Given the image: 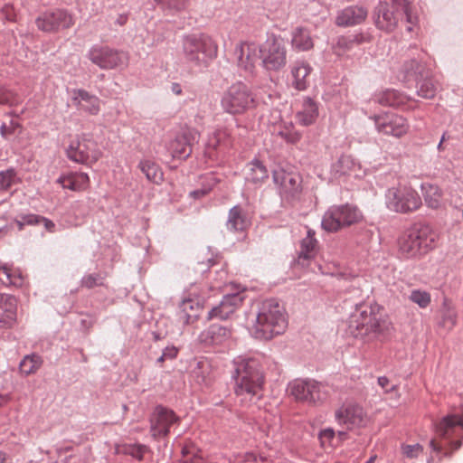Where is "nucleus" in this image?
Returning <instances> with one entry per match:
<instances>
[{
  "mask_svg": "<svg viewBox=\"0 0 463 463\" xmlns=\"http://www.w3.org/2000/svg\"><path fill=\"white\" fill-rule=\"evenodd\" d=\"M103 284V278L99 274H89L82 278L81 286L87 288L101 286Z\"/></svg>",
  "mask_w": 463,
  "mask_h": 463,
  "instance_id": "54",
  "label": "nucleus"
},
{
  "mask_svg": "<svg viewBox=\"0 0 463 463\" xmlns=\"http://www.w3.org/2000/svg\"><path fill=\"white\" fill-rule=\"evenodd\" d=\"M179 309V319L184 324H193L199 318L200 312L203 309V300L198 297L192 298V294H190L183 299Z\"/></svg>",
  "mask_w": 463,
  "mask_h": 463,
  "instance_id": "22",
  "label": "nucleus"
},
{
  "mask_svg": "<svg viewBox=\"0 0 463 463\" xmlns=\"http://www.w3.org/2000/svg\"><path fill=\"white\" fill-rule=\"evenodd\" d=\"M24 279L22 273L7 265L0 266V282L5 286L21 287Z\"/></svg>",
  "mask_w": 463,
  "mask_h": 463,
  "instance_id": "37",
  "label": "nucleus"
},
{
  "mask_svg": "<svg viewBox=\"0 0 463 463\" xmlns=\"http://www.w3.org/2000/svg\"><path fill=\"white\" fill-rule=\"evenodd\" d=\"M418 83L417 93L423 99H433L436 95L437 85L436 82L429 77Z\"/></svg>",
  "mask_w": 463,
  "mask_h": 463,
  "instance_id": "46",
  "label": "nucleus"
},
{
  "mask_svg": "<svg viewBox=\"0 0 463 463\" xmlns=\"http://www.w3.org/2000/svg\"><path fill=\"white\" fill-rule=\"evenodd\" d=\"M21 182L14 169L10 168L0 172V189L7 191Z\"/></svg>",
  "mask_w": 463,
  "mask_h": 463,
  "instance_id": "48",
  "label": "nucleus"
},
{
  "mask_svg": "<svg viewBox=\"0 0 463 463\" xmlns=\"http://www.w3.org/2000/svg\"><path fill=\"white\" fill-rule=\"evenodd\" d=\"M39 219L40 215L30 213L22 215L19 219H16L14 222L18 227V230L22 231L25 225L39 224Z\"/></svg>",
  "mask_w": 463,
  "mask_h": 463,
  "instance_id": "52",
  "label": "nucleus"
},
{
  "mask_svg": "<svg viewBox=\"0 0 463 463\" xmlns=\"http://www.w3.org/2000/svg\"><path fill=\"white\" fill-rule=\"evenodd\" d=\"M402 71L404 77L418 79V77H429L430 69L422 59H410L403 63Z\"/></svg>",
  "mask_w": 463,
  "mask_h": 463,
  "instance_id": "32",
  "label": "nucleus"
},
{
  "mask_svg": "<svg viewBox=\"0 0 463 463\" xmlns=\"http://www.w3.org/2000/svg\"><path fill=\"white\" fill-rule=\"evenodd\" d=\"M385 203L389 210L399 213H413L422 205L417 191L403 184H398L386 191Z\"/></svg>",
  "mask_w": 463,
  "mask_h": 463,
  "instance_id": "8",
  "label": "nucleus"
},
{
  "mask_svg": "<svg viewBox=\"0 0 463 463\" xmlns=\"http://www.w3.org/2000/svg\"><path fill=\"white\" fill-rule=\"evenodd\" d=\"M179 418L171 410L158 407L151 420V434L154 438L166 436L170 427L177 423Z\"/></svg>",
  "mask_w": 463,
  "mask_h": 463,
  "instance_id": "17",
  "label": "nucleus"
},
{
  "mask_svg": "<svg viewBox=\"0 0 463 463\" xmlns=\"http://www.w3.org/2000/svg\"><path fill=\"white\" fill-rule=\"evenodd\" d=\"M234 59L241 70L253 73L260 64V43L254 41L239 43L234 49Z\"/></svg>",
  "mask_w": 463,
  "mask_h": 463,
  "instance_id": "14",
  "label": "nucleus"
},
{
  "mask_svg": "<svg viewBox=\"0 0 463 463\" xmlns=\"http://www.w3.org/2000/svg\"><path fill=\"white\" fill-rule=\"evenodd\" d=\"M183 50L188 61L198 66H207L217 57L218 45L215 41L204 33L191 34L184 37Z\"/></svg>",
  "mask_w": 463,
  "mask_h": 463,
  "instance_id": "6",
  "label": "nucleus"
},
{
  "mask_svg": "<svg viewBox=\"0 0 463 463\" xmlns=\"http://www.w3.org/2000/svg\"><path fill=\"white\" fill-rule=\"evenodd\" d=\"M421 193L426 205L431 209H439L442 205V190L435 184H422Z\"/></svg>",
  "mask_w": 463,
  "mask_h": 463,
  "instance_id": "31",
  "label": "nucleus"
},
{
  "mask_svg": "<svg viewBox=\"0 0 463 463\" xmlns=\"http://www.w3.org/2000/svg\"><path fill=\"white\" fill-rule=\"evenodd\" d=\"M122 451L138 460H142L143 456L146 451V448L141 445H128L122 448Z\"/></svg>",
  "mask_w": 463,
  "mask_h": 463,
  "instance_id": "53",
  "label": "nucleus"
},
{
  "mask_svg": "<svg viewBox=\"0 0 463 463\" xmlns=\"http://www.w3.org/2000/svg\"><path fill=\"white\" fill-rule=\"evenodd\" d=\"M458 428L463 430V414L444 417L436 425V431L440 439L449 440L456 434Z\"/></svg>",
  "mask_w": 463,
  "mask_h": 463,
  "instance_id": "28",
  "label": "nucleus"
},
{
  "mask_svg": "<svg viewBox=\"0 0 463 463\" xmlns=\"http://www.w3.org/2000/svg\"><path fill=\"white\" fill-rule=\"evenodd\" d=\"M430 447L436 452H441L443 450L442 445L436 439L430 440Z\"/></svg>",
  "mask_w": 463,
  "mask_h": 463,
  "instance_id": "64",
  "label": "nucleus"
},
{
  "mask_svg": "<svg viewBox=\"0 0 463 463\" xmlns=\"http://www.w3.org/2000/svg\"><path fill=\"white\" fill-rule=\"evenodd\" d=\"M438 233L429 224H416L398 238L399 254L404 259L419 260L437 245Z\"/></svg>",
  "mask_w": 463,
  "mask_h": 463,
  "instance_id": "3",
  "label": "nucleus"
},
{
  "mask_svg": "<svg viewBox=\"0 0 463 463\" xmlns=\"http://www.w3.org/2000/svg\"><path fill=\"white\" fill-rule=\"evenodd\" d=\"M18 128H20V124L16 120L11 119L8 125L5 123L1 125L0 135L3 138L7 139Z\"/></svg>",
  "mask_w": 463,
  "mask_h": 463,
  "instance_id": "56",
  "label": "nucleus"
},
{
  "mask_svg": "<svg viewBox=\"0 0 463 463\" xmlns=\"http://www.w3.org/2000/svg\"><path fill=\"white\" fill-rule=\"evenodd\" d=\"M408 299L420 308L425 309L431 303V295L427 290L412 289L408 296Z\"/></svg>",
  "mask_w": 463,
  "mask_h": 463,
  "instance_id": "44",
  "label": "nucleus"
},
{
  "mask_svg": "<svg viewBox=\"0 0 463 463\" xmlns=\"http://www.w3.org/2000/svg\"><path fill=\"white\" fill-rule=\"evenodd\" d=\"M335 438V431L333 429H326L320 431L319 433V439L321 442L322 447L327 448L331 447L332 441Z\"/></svg>",
  "mask_w": 463,
  "mask_h": 463,
  "instance_id": "58",
  "label": "nucleus"
},
{
  "mask_svg": "<svg viewBox=\"0 0 463 463\" xmlns=\"http://www.w3.org/2000/svg\"><path fill=\"white\" fill-rule=\"evenodd\" d=\"M375 101L383 106H391L404 109H413L417 106L415 99L395 90H386L377 93L375 95Z\"/></svg>",
  "mask_w": 463,
  "mask_h": 463,
  "instance_id": "20",
  "label": "nucleus"
},
{
  "mask_svg": "<svg viewBox=\"0 0 463 463\" xmlns=\"http://www.w3.org/2000/svg\"><path fill=\"white\" fill-rule=\"evenodd\" d=\"M318 116L317 105L309 98L303 101L302 109L298 112L297 118L299 124L303 126H309L315 123Z\"/></svg>",
  "mask_w": 463,
  "mask_h": 463,
  "instance_id": "33",
  "label": "nucleus"
},
{
  "mask_svg": "<svg viewBox=\"0 0 463 463\" xmlns=\"http://www.w3.org/2000/svg\"><path fill=\"white\" fill-rule=\"evenodd\" d=\"M242 297L239 294L227 295L219 306L213 307L208 314V319H227L241 305Z\"/></svg>",
  "mask_w": 463,
  "mask_h": 463,
  "instance_id": "24",
  "label": "nucleus"
},
{
  "mask_svg": "<svg viewBox=\"0 0 463 463\" xmlns=\"http://www.w3.org/2000/svg\"><path fill=\"white\" fill-rule=\"evenodd\" d=\"M373 120L378 132L395 137L405 136L410 128L408 120L397 114L374 116Z\"/></svg>",
  "mask_w": 463,
  "mask_h": 463,
  "instance_id": "16",
  "label": "nucleus"
},
{
  "mask_svg": "<svg viewBox=\"0 0 463 463\" xmlns=\"http://www.w3.org/2000/svg\"><path fill=\"white\" fill-rule=\"evenodd\" d=\"M39 224H43L45 230L49 232H53L55 231V224L52 220H49L43 216H40Z\"/></svg>",
  "mask_w": 463,
  "mask_h": 463,
  "instance_id": "62",
  "label": "nucleus"
},
{
  "mask_svg": "<svg viewBox=\"0 0 463 463\" xmlns=\"http://www.w3.org/2000/svg\"><path fill=\"white\" fill-rule=\"evenodd\" d=\"M355 166L354 159L349 156H342L335 165V171L340 175H346Z\"/></svg>",
  "mask_w": 463,
  "mask_h": 463,
  "instance_id": "50",
  "label": "nucleus"
},
{
  "mask_svg": "<svg viewBox=\"0 0 463 463\" xmlns=\"http://www.w3.org/2000/svg\"><path fill=\"white\" fill-rule=\"evenodd\" d=\"M335 415L336 421L349 430L365 428L369 422V418L363 407L354 403L343 405Z\"/></svg>",
  "mask_w": 463,
  "mask_h": 463,
  "instance_id": "15",
  "label": "nucleus"
},
{
  "mask_svg": "<svg viewBox=\"0 0 463 463\" xmlns=\"http://www.w3.org/2000/svg\"><path fill=\"white\" fill-rule=\"evenodd\" d=\"M230 145L229 134L226 129L216 130L207 142V153L210 157H213V151L218 148L227 147Z\"/></svg>",
  "mask_w": 463,
  "mask_h": 463,
  "instance_id": "39",
  "label": "nucleus"
},
{
  "mask_svg": "<svg viewBox=\"0 0 463 463\" xmlns=\"http://www.w3.org/2000/svg\"><path fill=\"white\" fill-rule=\"evenodd\" d=\"M102 155L99 144L87 134L76 136L66 148V156L71 161L87 166L96 164Z\"/></svg>",
  "mask_w": 463,
  "mask_h": 463,
  "instance_id": "9",
  "label": "nucleus"
},
{
  "mask_svg": "<svg viewBox=\"0 0 463 463\" xmlns=\"http://www.w3.org/2000/svg\"><path fill=\"white\" fill-rule=\"evenodd\" d=\"M260 64L266 71H278L287 63V48L283 39L270 34L260 43Z\"/></svg>",
  "mask_w": 463,
  "mask_h": 463,
  "instance_id": "11",
  "label": "nucleus"
},
{
  "mask_svg": "<svg viewBox=\"0 0 463 463\" xmlns=\"http://www.w3.org/2000/svg\"><path fill=\"white\" fill-rule=\"evenodd\" d=\"M268 171L260 161H252L247 165L246 181L255 185L261 184L268 179Z\"/></svg>",
  "mask_w": 463,
  "mask_h": 463,
  "instance_id": "36",
  "label": "nucleus"
},
{
  "mask_svg": "<svg viewBox=\"0 0 463 463\" xmlns=\"http://www.w3.org/2000/svg\"><path fill=\"white\" fill-rule=\"evenodd\" d=\"M367 17V11L359 6L344 9L336 17L335 24L339 26H353L363 23Z\"/></svg>",
  "mask_w": 463,
  "mask_h": 463,
  "instance_id": "29",
  "label": "nucleus"
},
{
  "mask_svg": "<svg viewBox=\"0 0 463 463\" xmlns=\"http://www.w3.org/2000/svg\"><path fill=\"white\" fill-rule=\"evenodd\" d=\"M362 220L363 214L357 207L349 204L335 205L325 213L321 225L326 232H336Z\"/></svg>",
  "mask_w": 463,
  "mask_h": 463,
  "instance_id": "10",
  "label": "nucleus"
},
{
  "mask_svg": "<svg viewBox=\"0 0 463 463\" xmlns=\"http://www.w3.org/2000/svg\"><path fill=\"white\" fill-rule=\"evenodd\" d=\"M56 183L63 189H69L73 192L86 191L90 187V177L83 172H71L61 175Z\"/></svg>",
  "mask_w": 463,
  "mask_h": 463,
  "instance_id": "25",
  "label": "nucleus"
},
{
  "mask_svg": "<svg viewBox=\"0 0 463 463\" xmlns=\"http://www.w3.org/2000/svg\"><path fill=\"white\" fill-rule=\"evenodd\" d=\"M423 448L420 444L402 446V454L409 458H418Z\"/></svg>",
  "mask_w": 463,
  "mask_h": 463,
  "instance_id": "57",
  "label": "nucleus"
},
{
  "mask_svg": "<svg viewBox=\"0 0 463 463\" xmlns=\"http://www.w3.org/2000/svg\"><path fill=\"white\" fill-rule=\"evenodd\" d=\"M403 16L409 24L407 31L411 32L417 18L412 15L409 4L405 0H384L376 8L375 24L381 30L392 32Z\"/></svg>",
  "mask_w": 463,
  "mask_h": 463,
  "instance_id": "5",
  "label": "nucleus"
},
{
  "mask_svg": "<svg viewBox=\"0 0 463 463\" xmlns=\"http://www.w3.org/2000/svg\"><path fill=\"white\" fill-rule=\"evenodd\" d=\"M273 179L279 186L280 194L283 196H294L301 190V178L297 173L279 168L273 171Z\"/></svg>",
  "mask_w": 463,
  "mask_h": 463,
  "instance_id": "18",
  "label": "nucleus"
},
{
  "mask_svg": "<svg viewBox=\"0 0 463 463\" xmlns=\"http://www.w3.org/2000/svg\"><path fill=\"white\" fill-rule=\"evenodd\" d=\"M291 46L297 52H308L314 48L310 31L303 26L296 27L291 33Z\"/></svg>",
  "mask_w": 463,
  "mask_h": 463,
  "instance_id": "30",
  "label": "nucleus"
},
{
  "mask_svg": "<svg viewBox=\"0 0 463 463\" xmlns=\"http://www.w3.org/2000/svg\"><path fill=\"white\" fill-rule=\"evenodd\" d=\"M317 244L315 232L308 230L307 237L300 243L299 259L309 260L314 258L317 253Z\"/></svg>",
  "mask_w": 463,
  "mask_h": 463,
  "instance_id": "41",
  "label": "nucleus"
},
{
  "mask_svg": "<svg viewBox=\"0 0 463 463\" xmlns=\"http://www.w3.org/2000/svg\"><path fill=\"white\" fill-rule=\"evenodd\" d=\"M311 381L296 380L289 384L290 394L298 401L308 402Z\"/></svg>",
  "mask_w": 463,
  "mask_h": 463,
  "instance_id": "40",
  "label": "nucleus"
},
{
  "mask_svg": "<svg viewBox=\"0 0 463 463\" xmlns=\"http://www.w3.org/2000/svg\"><path fill=\"white\" fill-rule=\"evenodd\" d=\"M89 60L102 70H113L126 66L128 62L127 53L106 45H93L88 52Z\"/></svg>",
  "mask_w": 463,
  "mask_h": 463,
  "instance_id": "12",
  "label": "nucleus"
},
{
  "mask_svg": "<svg viewBox=\"0 0 463 463\" xmlns=\"http://www.w3.org/2000/svg\"><path fill=\"white\" fill-rule=\"evenodd\" d=\"M37 28L43 33H57L74 24V18L65 9L55 8L40 14L35 19Z\"/></svg>",
  "mask_w": 463,
  "mask_h": 463,
  "instance_id": "13",
  "label": "nucleus"
},
{
  "mask_svg": "<svg viewBox=\"0 0 463 463\" xmlns=\"http://www.w3.org/2000/svg\"><path fill=\"white\" fill-rule=\"evenodd\" d=\"M264 357L257 354L250 357H238L234 360V393L243 402L253 403L263 394Z\"/></svg>",
  "mask_w": 463,
  "mask_h": 463,
  "instance_id": "1",
  "label": "nucleus"
},
{
  "mask_svg": "<svg viewBox=\"0 0 463 463\" xmlns=\"http://www.w3.org/2000/svg\"><path fill=\"white\" fill-rule=\"evenodd\" d=\"M197 137V133L191 129L184 130L177 135L169 145V151L174 158L185 159L192 153V146Z\"/></svg>",
  "mask_w": 463,
  "mask_h": 463,
  "instance_id": "19",
  "label": "nucleus"
},
{
  "mask_svg": "<svg viewBox=\"0 0 463 463\" xmlns=\"http://www.w3.org/2000/svg\"><path fill=\"white\" fill-rule=\"evenodd\" d=\"M461 447V440H452L449 442V449L444 451L445 457H450L452 453Z\"/></svg>",
  "mask_w": 463,
  "mask_h": 463,
  "instance_id": "61",
  "label": "nucleus"
},
{
  "mask_svg": "<svg viewBox=\"0 0 463 463\" xmlns=\"http://www.w3.org/2000/svg\"><path fill=\"white\" fill-rule=\"evenodd\" d=\"M180 463H207L201 455V451L193 443H187L182 449V459Z\"/></svg>",
  "mask_w": 463,
  "mask_h": 463,
  "instance_id": "42",
  "label": "nucleus"
},
{
  "mask_svg": "<svg viewBox=\"0 0 463 463\" xmlns=\"http://www.w3.org/2000/svg\"><path fill=\"white\" fill-rule=\"evenodd\" d=\"M42 365V359L38 355H27L20 363V372L24 375L34 373Z\"/></svg>",
  "mask_w": 463,
  "mask_h": 463,
  "instance_id": "45",
  "label": "nucleus"
},
{
  "mask_svg": "<svg viewBox=\"0 0 463 463\" xmlns=\"http://www.w3.org/2000/svg\"><path fill=\"white\" fill-rule=\"evenodd\" d=\"M250 225V221L240 206H234L230 210L227 228L233 232L244 231Z\"/></svg>",
  "mask_w": 463,
  "mask_h": 463,
  "instance_id": "34",
  "label": "nucleus"
},
{
  "mask_svg": "<svg viewBox=\"0 0 463 463\" xmlns=\"http://www.w3.org/2000/svg\"><path fill=\"white\" fill-rule=\"evenodd\" d=\"M378 383L383 389L385 390L386 392H394L396 395H398V389L396 385H391L390 381L387 377H379Z\"/></svg>",
  "mask_w": 463,
  "mask_h": 463,
  "instance_id": "60",
  "label": "nucleus"
},
{
  "mask_svg": "<svg viewBox=\"0 0 463 463\" xmlns=\"http://www.w3.org/2000/svg\"><path fill=\"white\" fill-rule=\"evenodd\" d=\"M240 463H266V458L253 453H246L241 458Z\"/></svg>",
  "mask_w": 463,
  "mask_h": 463,
  "instance_id": "59",
  "label": "nucleus"
},
{
  "mask_svg": "<svg viewBox=\"0 0 463 463\" xmlns=\"http://www.w3.org/2000/svg\"><path fill=\"white\" fill-rule=\"evenodd\" d=\"M270 131L272 135L291 144L298 143L301 138V134L296 130L292 121L284 118L272 122Z\"/></svg>",
  "mask_w": 463,
  "mask_h": 463,
  "instance_id": "27",
  "label": "nucleus"
},
{
  "mask_svg": "<svg viewBox=\"0 0 463 463\" xmlns=\"http://www.w3.org/2000/svg\"><path fill=\"white\" fill-rule=\"evenodd\" d=\"M287 326L284 307L275 299H268L262 302L250 332L256 339L270 340L283 334Z\"/></svg>",
  "mask_w": 463,
  "mask_h": 463,
  "instance_id": "4",
  "label": "nucleus"
},
{
  "mask_svg": "<svg viewBox=\"0 0 463 463\" xmlns=\"http://www.w3.org/2000/svg\"><path fill=\"white\" fill-rule=\"evenodd\" d=\"M457 323V312L451 302L445 299L441 307V324L444 327L451 329Z\"/></svg>",
  "mask_w": 463,
  "mask_h": 463,
  "instance_id": "43",
  "label": "nucleus"
},
{
  "mask_svg": "<svg viewBox=\"0 0 463 463\" xmlns=\"http://www.w3.org/2000/svg\"><path fill=\"white\" fill-rule=\"evenodd\" d=\"M221 106L229 114L241 115L256 108L257 99L247 84L238 81L223 92Z\"/></svg>",
  "mask_w": 463,
  "mask_h": 463,
  "instance_id": "7",
  "label": "nucleus"
},
{
  "mask_svg": "<svg viewBox=\"0 0 463 463\" xmlns=\"http://www.w3.org/2000/svg\"><path fill=\"white\" fill-rule=\"evenodd\" d=\"M157 5L169 10L181 11L186 7L187 0H155Z\"/></svg>",
  "mask_w": 463,
  "mask_h": 463,
  "instance_id": "51",
  "label": "nucleus"
},
{
  "mask_svg": "<svg viewBox=\"0 0 463 463\" xmlns=\"http://www.w3.org/2000/svg\"><path fill=\"white\" fill-rule=\"evenodd\" d=\"M230 337V329L218 324H213L200 334L199 341L205 345H218L224 344Z\"/></svg>",
  "mask_w": 463,
  "mask_h": 463,
  "instance_id": "26",
  "label": "nucleus"
},
{
  "mask_svg": "<svg viewBox=\"0 0 463 463\" xmlns=\"http://www.w3.org/2000/svg\"><path fill=\"white\" fill-rule=\"evenodd\" d=\"M349 330L354 337L371 342L387 334L390 323L380 307L363 306L352 314Z\"/></svg>",
  "mask_w": 463,
  "mask_h": 463,
  "instance_id": "2",
  "label": "nucleus"
},
{
  "mask_svg": "<svg viewBox=\"0 0 463 463\" xmlns=\"http://www.w3.org/2000/svg\"><path fill=\"white\" fill-rule=\"evenodd\" d=\"M71 101L77 109L90 115H97L100 110L99 99L84 90H72Z\"/></svg>",
  "mask_w": 463,
  "mask_h": 463,
  "instance_id": "21",
  "label": "nucleus"
},
{
  "mask_svg": "<svg viewBox=\"0 0 463 463\" xmlns=\"http://www.w3.org/2000/svg\"><path fill=\"white\" fill-rule=\"evenodd\" d=\"M138 168L146 175V179L155 184H160L163 181V172L159 165L151 160H142L138 164Z\"/></svg>",
  "mask_w": 463,
  "mask_h": 463,
  "instance_id": "38",
  "label": "nucleus"
},
{
  "mask_svg": "<svg viewBox=\"0 0 463 463\" xmlns=\"http://www.w3.org/2000/svg\"><path fill=\"white\" fill-rule=\"evenodd\" d=\"M17 300L8 294H0V327H12L16 322Z\"/></svg>",
  "mask_w": 463,
  "mask_h": 463,
  "instance_id": "23",
  "label": "nucleus"
},
{
  "mask_svg": "<svg viewBox=\"0 0 463 463\" xmlns=\"http://www.w3.org/2000/svg\"><path fill=\"white\" fill-rule=\"evenodd\" d=\"M20 103L19 97L12 90L0 86V105L16 106Z\"/></svg>",
  "mask_w": 463,
  "mask_h": 463,
  "instance_id": "49",
  "label": "nucleus"
},
{
  "mask_svg": "<svg viewBox=\"0 0 463 463\" xmlns=\"http://www.w3.org/2000/svg\"><path fill=\"white\" fill-rule=\"evenodd\" d=\"M351 45L352 42L342 36L337 39L336 43L333 46V50L337 56H341L351 48Z\"/></svg>",
  "mask_w": 463,
  "mask_h": 463,
  "instance_id": "55",
  "label": "nucleus"
},
{
  "mask_svg": "<svg viewBox=\"0 0 463 463\" xmlns=\"http://www.w3.org/2000/svg\"><path fill=\"white\" fill-rule=\"evenodd\" d=\"M210 189H200V190H195V191H193L190 193V195L193 197V198H200V197H203L204 196L205 194H207L209 193Z\"/></svg>",
  "mask_w": 463,
  "mask_h": 463,
  "instance_id": "63",
  "label": "nucleus"
},
{
  "mask_svg": "<svg viewBox=\"0 0 463 463\" xmlns=\"http://www.w3.org/2000/svg\"><path fill=\"white\" fill-rule=\"evenodd\" d=\"M312 71L311 66L307 62H298L292 69V76L294 78L293 85L298 90H306L308 85V77Z\"/></svg>",
  "mask_w": 463,
  "mask_h": 463,
  "instance_id": "35",
  "label": "nucleus"
},
{
  "mask_svg": "<svg viewBox=\"0 0 463 463\" xmlns=\"http://www.w3.org/2000/svg\"><path fill=\"white\" fill-rule=\"evenodd\" d=\"M327 398L326 387L319 383L311 382L308 403L319 404Z\"/></svg>",
  "mask_w": 463,
  "mask_h": 463,
  "instance_id": "47",
  "label": "nucleus"
}]
</instances>
